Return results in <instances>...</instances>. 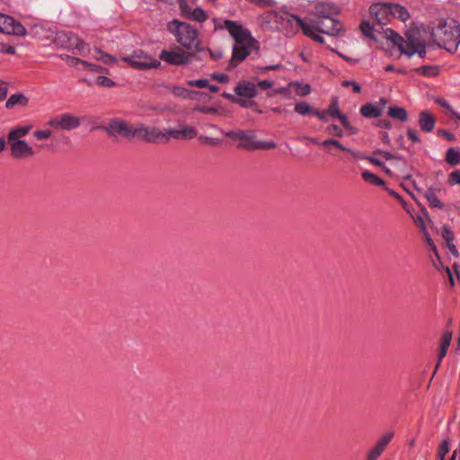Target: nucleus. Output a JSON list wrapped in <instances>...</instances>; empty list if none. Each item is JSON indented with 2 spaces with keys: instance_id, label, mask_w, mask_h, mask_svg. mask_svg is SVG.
<instances>
[{
  "instance_id": "obj_1",
  "label": "nucleus",
  "mask_w": 460,
  "mask_h": 460,
  "mask_svg": "<svg viewBox=\"0 0 460 460\" xmlns=\"http://www.w3.org/2000/svg\"><path fill=\"white\" fill-rule=\"evenodd\" d=\"M214 23L216 30H226L234 40L230 66H237L253 49H258V42L252 38L251 31L242 23L225 20L221 24L216 18Z\"/></svg>"
},
{
  "instance_id": "obj_2",
  "label": "nucleus",
  "mask_w": 460,
  "mask_h": 460,
  "mask_svg": "<svg viewBox=\"0 0 460 460\" xmlns=\"http://www.w3.org/2000/svg\"><path fill=\"white\" fill-rule=\"evenodd\" d=\"M288 22L303 31L304 34L316 42L323 44L324 39L318 32L337 36L342 31V25L338 20L332 21V25L327 26L323 22L305 21L296 14H288Z\"/></svg>"
},
{
  "instance_id": "obj_3",
  "label": "nucleus",
  "mask_w": 460,
  "mask_h": 460,
  "mask_svg": "<svg viewBox=\"0 0 460 460\" xmlns=\"http://www.w3.org/2000/svg\"><path fill=\"white\" fill-rule=\"evenodd\" d=\"M167 28L184 49H197L199 48L198 31L192 25L174 19L168 22Z\"/></svg>"
},
{
  "instance_id": "obj_4",
  "label": "nucleus",
  "mask_w": 460,
  "mask_h": 460,
  "mask_svg": "<svg viewBox=\"0 0 460 460\" xmlns=\"http://www.w3.org/2000/svg\"><path fill=\"white\" fill-rule=\"evenodd\" d=\"M437 43L448 52H455L460 45V25L456 22L446 23L437 33Z\"/></svg>"
},
{
  "instance_id": "obj_5",
  "label": "nucleus",
  "mask_w": 460,
  "mask_h": 460,
  "mask_svg": "<svg viewBox=\"0 0 460 460\" xmlns=\"http://www.w3.org/2000/svg\"><path fill=\"white\" fill-rule=\"evenodd\" d=\"M131 67L138 70L157 68L161 62L141 49L134 50L129 56L122 58Z\"/></svg>"
},
{
  "instance_id": "obj_6",
  "label": "nucleus",
  "mask_w": 460,
  "mask_h": 460,
  "mask_svg": "<svg viewBox=\"0 0 460 460\" xmlns=\"http://www.w3.org/2000/svg\"><path fill=\"white\" fill-rule=\"evenodd\" d=\"M58 40L62 48L72 50L75 54L85 56L90 52L89 45L73 32H60L58 35Z\"/></svg>"
},
{
  "instance_id": "obj_7",
  "label": "nucleus",
  "mask_w": 460,
  "mask_h": 460,
  "mask_svg": "<svg viewBox=\"0 0 460 460\" xmlns=\"http://www.w3.org/2000/svg\"><path fill=\"white\" fill-rule=\"evenodd\" d=\"M224 136L239 142V146L243 148L255 150L256 139L254 131L252 130H229L224 132Z\"/></svg>"
},
{
  "instance_id": "obj_8",
  "label": "nucleus",
  "mask_w": 460,
  "mask_h": 460,
  "mask_svg": "<svg viewBox=\"0 0 460 460\" xmlns=\"http://www.w3.org/2000/svg\"><path fill=\"white\" fill-rule=\"evenodd\" d=\"M390 32V40L394 43V46L400 50L402 54L406 55L407 57H412V54L410 52L414 49L415 45L418 41L413 35L407 34L406 38H402L401 35L395 33L394 31L389 30Z\"/></svg>"
},
{
  "instance_id": "obj_9",
  "label": "nucleus",
  "mask_w": 460,
  "mask_h": 460,
  "mask_svg": "<svg viewBox=\"0 0 460 460\" xmlns=\"http://www.w3.org/2000/svg\"><path fill=\"white\" fill-rule=\"evenodd\" d=\"M135 137L148 142L155 143L164 140V134L158 128L138 124L134 127Z\"/></svg>"
},
{
  "instance_id": "obj_10",
  "label": "nucleus",
  "mask_w": 460,
  "mask_h": 460,
  "mask_svg": "<svg viewBox=\"0 0 460 460\" xmlns=\"http://www.w3.org/2000/svg\"><path fill=\"white\" fill-rule=\"evenodd\" d=\"M0 32L9 35L24 36L27 31L21 22L11 16L0 13Z\"/></svg>"
},
{
  "instance_id": "obj_11",
  "label": "nucleus",
  "mask_w": 460,
  "mask_h": 460,
  "mask_svg": "<svg viewBox=\"0 0 460 460\" xmlns=\"http://www.w3.org/2000/svg\"><path fill=\"white\" fill-rule=\"evenodd\" d=\"M193 55L185 51L176 50H162L160 58L163 61L173 65L182 66L190 63Z\"/></svg>"
},
{
  "instance_id": "obj_12",
  "label": "nucleus",
  "mask_w": 460,
  "mask_h": 460,
  "mask_svg": "<svg viewBox=\"0 0 460 460\" xmlns=\"http://www.w3.org/2000/svg\"><path fill=\"white\" fill-rule=\"evenodd\" d=\"M81 124L79 118L70 114L64 113L60 116L52 118L49 120L48 125L63 130H72L78 128Z\"/></svg>"
},
{
  "instance_id": "obj_13",
  "label": "nucleus",
  "mask_w": 460,
  "mask_h": 460,
  "mask_svg": "<svg viewBox=\"0 0 460 460\" xmlns=\"http://www.w3.org/2000/svg\"><path fill=\"white\" fill-rule=\"evenodd\" d=\"M391 13V3H376L370 6V14L379 25L390 22Z\"/></svg>"
},
{
  "instance_id": "obj_14",
  "label": "nucleus",
  "mask_w": 460,
  "mask_h": 460,
  "mask_svg": "<svg viewBox=\"0 0 460 460\" xmlns=\"http://www.w3.org/2000/svg\"><path fill=\"white\" fill-rule=\"evenodd\" d=\"M105 130L112 136L120 135L125 137H134V128L128 125V123L121 119H112L105 128Z\"/></svg>"
},
{
  "instance_id": "obj_15",
  "label": "nucleus",
  "mask_w": 460,
  "mask_h": 460,
  "mask_svg": "<svg viewBox=\"0 0 460 460\" xmlns=\"http://www.w3.org/2000/svg\"><path fill=\"white\" fill-rule=\"evenodd\" d=\"M11 155L16 159H23L31 157L35 155V151L24 140L9 142Z\"/></svg>"
},
{
  "instance_id": "obj_16",
  "label": "nucleus",
  "mask_w": 460,
  "mask_h": 460,
  "mask_svg": "<svg viewBox=\"0 0 460 460\" xmlns=\"http://www.w3.org/2000/svg\"><path fill=\"white\" fill-rule=\"evenodd\" d=\"M314 9V15L329 20L331 25H332V21L336 20L334 17L340 13V9L336 5L323 2L317 3Z\"/></svg>"
},
{
  "instance_id": "obj_17",
  "label": "nucleus",
  "mask_w": 460,
  "mask_h": 460,
  "mask_svg": "<svg viewBox=\"0 0 460 460\" xmlns=\"http://www.w3.org/2000/svg\"><path fill=\"white\" fill-rule=\"evenodd\" d=\"M234 93L240 97L252 99L257 95V85L252 82L242 81L234 87Z\"/></svg>"
},
{
  "instance_id": "obj_18",
  "label": "nucleus",
  "mask_w": 460,
  "mask_h": 460,
  "mask_svg": "<svg viewBox=\"0 0 460 460\" xmlns=\"http://www.w3.org/2000/svg\"><path fill=\"white\" fill-rule=\"evenodd\" d=\"M393 437L394 433L384 434L379 438L376 445L369 451L367 460H376L385 450V447L389 444Z\"/></svg>"
},
{
  "instance_id": "obj_19",
  "label": "nucleus",
  "mask_w": 460,
  "mask_h": 460,
  "mask_svg": "<svg viewBox=\"0 0 460 460\" xmlns=\"http://www.w3.org/2000/svg\"><path fill=\"white\" fill-rule=\"evenodd\" d=\"M419 125L422 131L431 132L436 125L435 117L427 110L419 113Z\"/></svg>"
},
{
  "instance_id": "obj_20",
  "label": "nucleus",
  "mask_w": 460,
  "mask_h": 460,
  "mask_svg": "<svg viewBox=\"0 0 460 460\" xmlns=\"http://www.w3.org/2000/svg\"><path fill=\"white\" fill-rule=\"evenodd\" d=\"M31 125H19L12 128L7 135L8 143L22 141V138L24 137L31 131Z\"/></svg>"
},
{
  "instance_id": "obj_21",
  "label": "nucleus",
  "mask_w": 460,
  "mask_h": 460,
  "mask_svg": "<svg viewBox=\"0 0 460 460\" xmlns=\"http://www.w3.org/2000/svg\"><path fill=\"white\" fill-rule=\"evenodd\" d=\"M331 146H336L339 149L350 154L352 156H354L357 159H365L366 158V156H364L360 152H358V151L350 149V148H347L339 140L331 138V139H326L322 143V146L325 149H329V147Z\"/></svg>"
},
{
  "instance_id": "obj_22",
  "label": "nucleus",
  "mask_w": 460,
  "mask_h": 460,
  "mask_svg": "<svg viewBox=\"0 0 460 460\" xmlns=\"http://www.w3.org/2000/svg\"><path fill=\"white\" fill-rule=\"evenodd\" d=\"M451 340H452V332H444L443 337H442L440 350H439V354H438V361L436 366L435 371L438 368L441 361L446 357V355L447 353L448 347L451 342Z\"/></svg>"
},
{
  "instance_id": "obj_23",
  "label": "nucleus",
  "mask_w": 460,
  "mask_h": 460,
  "mask_svg": "<svg viewBox=\"0 0 460 460\" xmlns=\"http://www.w3.org/2000/svg\"><path fill=\"white\" fill-rule=\"evenodd\" d=\"M29 102L28 97L23 93L12 94L5 102V108L12 109L15 105L26 106Z\"/></svg>"
},
{
  "instance_id": "obj_24",
  "label": "nucleus",
  "mask_w": 460,
  "mask_h": 460,
  "mask_svg": "<svg viewBox=\"0 0 460 460\" xmlns=\"http://www.w3.org/2000/svg\"><path fill=\"white\" fill-rule=\"evenodd\" d=\"M424 197L428 200L429 206L432 208L443 209L445 205L436 195L434 190L432 188H429L425 193Z\"/></svg>"
},
{
  "instance_id": "obj_25",
  "label": "nucleus",
  "mask_w": 460,
  "mask_h": 460,
  "mask_svg": "<svg viewBox=\"0 0 460 460\" xmlns=\"http://www.w3.org/2000/svg\"><path fill=\"white\" fill-rule=\"evenodd\" d=\"M391 18H398L402 22H406L410 18L408 10L401 4L391 3Z\"/></svg>"
},
{
  "instance_id": "obj_26",
  "label": "nucleus",
  "mask_w": 460,
  "mask_h": 460,
  "mask_svg": "<svg viewBox=\"0 0 460 460\" xmlns=\"http://www.w3.org/2000/svg\"><path fill=\"white\" fill-rule=\"evenodd\" d=\"M388 115L401 122H406L409 119L407 111L404 108L399 106L390 107L388 110Z\"/></svg>"
},
{
  "instance_id": "obj_27",
  "label": "nucleus",
  "mask_w": 460,
  "mask_h": 460,
  "mask_svg": "<svg viewBox=\"0 0 460 460\" xmlns=\"http://www.w3.org/2000/svg\"><path fill=\"white\" fill-rule=\"evenodd\" d=\"M93 51L95 53V55H93V58L98 61H101L106 65L116 64L118 62V59L114 56L103 52L99 48H94Z\"/></svg>"
},
{
  "instance_id": "obj_28",
  "label": "nucleus",
  "mask_w": 460,
  "mask_h": 460,
  "mask_svg": "<svg viewBox=\"0 0 460 460\" xmlns=\"http://www.w3.org/2000/svg\"><path fill=\"white\" fill-rule=\"evenodd\" d=\"M186 18L201 23L207 21L208 14L201 7L196 5L193 9H191Z\"/></svg>"
},
{
  "instance_id": "obj_29",
  "label": "nucleus",
  "mask_w": 460,
  "mask_h": 460,
  "mask_svg": "<svg viewBox=\"0 0 460 460\" xmlns=\"http://www.w3.org/2000/svg\"><path fill=\"white\" fill-rule=\"evenodd\" d=\"M360 113L366 118H377L381 115V109L374 104H365L361 106Z\"/></svg>"
},
{
  "instance_id": "obj_30",
  "label": "nucleus",
  "mask_w": 460,
  "mask_h": 460,
  "mask_svg": "<svg viewBox=\"0 0 460 460\" xmlns=\"http://www.w3.org/2000/svg\"><path fill=\"white\" fill-rule=\"evenodd\" d=\"M445 160L448 164L452 166L460 164V150L456 147L448 148Z\"/></svg>"
},
{
  "instance_id": "obj_31",
  "label": "nucleus",
  "mask_w": 460,
  "mask_h": 460,
  "mask_svg": "<svg viewBox=\"0 0 460 460\" xmlns=\"http://www.w3.org/2000/svg\"><path fill=\"white\" fill-rule=\"evenodd\" d=\"M179 8L181 14L186 18L191 9L197 4V0H178Z\"/></svg>"
},
{
  "instance_id": "obj_32",
  "label": "nucleus",
  "mask_w": 460,
  "mask_h": 460,
  "mask_svg": "<svg viewBox=\"0 0 460 460\" xmlns=\"http://www.w3.org/2000/svg\"><path fill=\"white\" fill-rule=\"evenodd\" d=\"M415 71L427 77H434L438 75L439 69L436 66H423L415 69Z\"/></svg>"
},
{
  "instance_id": "obj_33",
  "label": "nucleus",
  "mask_w": 460,
  "mask_h": 460,
  "mask_svg": "<svg viewBox=\"0 0 460 460\" xmlns=\"http://www.w3.org/2000/svg\"><path fill=\"white\" fill-rule=\"evenodd\" d=\"M362 178L364 179V181L370 182L374 185H377V186L385 185V181L381 178H379L375 173L368 172V171H364L362 172Z\"/></svg>"
},
{
  "instance_id": "obj_34",
  "label": "nucleus",
  "mask_w": 460,
  "mask_h": 460,
  "mask_svg": "<svg viewBox=\"0 0 460 460\" xmlns=\"http://www.w3.org/2000/svg\"><path fill=\"white\" fill-rule=\"evenodd\" d=\"M289 86H293L296 88V93L299 96L308 95L311 92V87L307 84H301L299 82H292L289 84Z\"/></svg>"
},
{
  "instance_id": "obj_35",
  "label": "nucleus",
  "mask_w": 460,
  "mask_h": 460,
  "mask_svg": "<svg viewBox=\"0 0 460 460\" xmlns=\"http://www.w3.org/2000/svg\"><path fill=\"white\" fill-rule=\"evenodd\" d=\"M163 134H164V140L167 141L170 138L181 140L182 136H181V124L178 126L177 128H170L166 129L165 131H163Z\"/></svg>"
},
{
  "instance_id": "obj_36",
  "label": "nucleus",
  "mask_w": 460,
  "mask_h": 460,
  "mask_svg": "<svg viewBox=\"0 0 460 460\" xmlns=\"http://www.w3.org/2000/svg\"><path fill=\"white\" fill-rule=\"evenodd\" d=\"M295 111L300 115H303V116H305V115H308L310 113L313 114V109L312 107L305 102H297L296 105H295Z\"/></svg>"
},
{
  "instance_id": "obj_37",
  "label": "nucleus",
  "mask_w": 460,
  "mask_h": 460,
  "mask_svg": "<svg viewBox=\"0 0 460 460\" xmlns=\"http://www.w3.org/2000/svg\"><path fill=\"white\" fill-rule=\"evenodd\" d=\"M181 133L182 136V139H191L195 137H197V132L195 128L191 126H186L184 124H181Z\"/></svg>"
},
{
  "instance_id": "obj_38",
  "label": "nucleus",
  "mask_w": 460,
  "mask_h": 460,
  "mask_svg": "<svg viewBox=\"0 0 460 460\" xmlns=\"http://www.w3.org/2000/svg\"><path fill=\"white\" fill-rule=\"evenodd\" d=\"M449 452V442L447 439H444L440 442L438 451V458L439 460H445L447 454Z\"/></svg>"
},
{
  "instance_id": "obj_39",
  "label": "nucleus",
  "mask_w": 460,
  "mask_h": 460,
  "mask_svg": "<svg viewBox=\"0 0 460 460\" xmlns=\"http://www.w3.org/2000/svg\"><path fill=\"white\" fill-rule=\"evenodd\" d=\"M412 54H417L420 58H424L426 57V45L421 40H418L414 49L410 52Z\"/></svg>"
},
{
  "instance_id": "obj_40",
  "label": "nucleus",
  "mask_w": 460,
  "mask_h": 460,
  "mask_svg": "<svg viewBox=\"0 0 460 460\" xmlns=\"http://www.w3.org/2000/svg\"><path fill=\"white\" fill-rule=\"evenodd\" d=\"M326 111L328 115L332 118H338L341 114L337 100H333Z\"/></svg>"
},
{
  "instance_id": "obj_41",
  "label": "nucleus",
  "mask_w": 460,
  "mask_h": 460,
  "mask_svg": "<svg viewBox=\"0 0 460 460\" xmlns=\"http://www.w3.org/2000/svg\"><path fill=\"white\" fill-rule=\"evenodd\" d=\"M441 235L445 240L446 243H452L455 240V234L453 231L447 226H443L441 228Z\"/></svg>"
},
{
  "instance_id": "obj_42",
  "label": "nucleus",
  "mask_w": 460,
  "mask_h": 460,
  "mask_svg": "<svg viewBox=\"0 0 460 460\" xmlns=\"http://www.w3.org/2000/svg\"><path fill=\"white\" fill-rule=\"evenodd\" d=\"M83 66L91 72L94 73H106L107 69L96 64L89 63L87 61L83 62Z\"/></svg>"
},
{
  "instance_id": "obj_43",
  "label": "nucleus",
  "mask_w": 460,
  "mask_h": 460,
  "mask_svg": "<svg viewBox=\"0 0 460 460\" xmlns=\"http://www.w3.org/2000/svg\"><path fill=\"white\" fill-rule=\"evenodd\" d=\"M447 183L450 186L460 185V171H453L448 174Z\"/></svg>"
},
{
  "instance_id": "obj_44",
  "label": "nucleus",
  "mask_w": 460,
  "mask_h": 460,
  "mask_svg": "<svg viewBox=\"0 0 460 460\" xmlns=\"http://www.w3.org/2000/svg\"><path fill=\"white\" fill-rule=\"evenodd\" d=\"M326 133L338 137H343V130L337 125L332 124L326 128Z\"/></svg>"
},
{
  "instance_id": "obj_45",
  "label": "nucleus",
  "mask_w": 460,
  "mask_h": 460,
  "mask_svg": "<svg viewBox=\"0 0 460 460\" xmlns=\"http://www.w3.org/2000/svg\"><path fill=\"white\" fill-rule=\"evenodd\" d=\"M360 31L366 37H368V38L373 37V27L369 22L363 21L360 23Z\"/></svg>"
},
{
  "instance_id": "obj_46",
  "label": "nucleus",
  "mask_w": 460,
  "mask_h": 460,
  "mask_svg": "<svg viewBox=\"0 0 460 460\" xmlns=\"http://www.w3.org/2000/svg\"><path fill=\"white\" fill-rule=\"evenodd\" d=\"M96 83L103 87H113L116 83L105 75H99L96 79Z\"/></svg>"
},
{
  "instance_id": "obj_47",
  "label": "nucleus",
  "mask_w": 460,
  "mask_h": 460,
  "mask_svg": "<svg viewBox=\"0 0 460 460\" xmlns=\"http://www.w3.org/2000/svg\"><path fill=\"white\" fill-rule=\"evenodd\" d=\"M281 67H282L281 64H275V65L265 66H257L255 68V72L258 74L263 75L270 70H279Z\"/></svg>"
},
{
  "instance_id": "obj_48",
  "label": "nucleus",
  "mask_w": 460,
  "mask_h": 460,
  "mask_svg": "<svg viewBox=\"0 0 460 460\" xmlns=\"http://www.w3.org/2000/svg\"><path fill=\"white\" fill-rule=\"evenodd\" d=\"M188 85L198 87V88H206L208 85V79H196V80H189L187 82Z\"/></svg>"
},
{
  "instance_id": "obj_49",
  "label": "nucleus",
  "mask_w": 460,
  "mask_h": 460,
  "mask_svg": "<svg viewBox=\"0 0 460 460\" xmlns=\"http://www.w3.org/2000/svg\"><path fill=\"white\" fill-rule=\"evenodd\" d=\"M276 147V143L274 141H257L255 144V150L257 149H271Z\"/></svg>"
},
{
  "instance_id": "obj_50",
  "label": "nucleus",
  "mask_w": 460,
  "mask_h": 460,
  "mask_svg": "<svg viewBox=\"0 0 460 460\" xmlns=\"http://www.w3.org/2000/svg\"><path fill=\"white\" fill-rule=\"evenodd\" d=\"M437 134L449 142H454L456 139V136L453 133H450L449 131L443 128L438 129Z\"/></svg>"
},
{
  "instance_id": "obj_51",
  "label": "nucleus",
  "mask_w": 460,
  "mask_h": 460,
  "mask_svg": "<svg viewBox=\"0 0 460 460\" xmlns=\"http://www.w3.org/2000/svg\"><path fill=\"white\" fill-rule=\"evenodd\" d=\"M407 137L412 141L413 143H420V138L419 137L418 131L415 128H410L407 129Z\"/></svg>"
},
{
  "instance_id": "obj_52",
  "label": "nucleus",
  "mask_w": 460,
  "mask_h": 460,
  "mask_svg": "<svg viewBox=\"0 0 460 460\" xmlns=\"http://www.w3.org/2000/svg\"><path fill=\"white\" fill-rule=\"evenodd\" d=\"M435 102L437 104H438L439 106L445 108L449 114H451V115L455 114L456 111L452 108V106L445 99L438 98V99H436Z\"/></svg>"
},
{
  "instance_id": "obj_53",
  "label": "nucleus",
  "mask_w": 460,
  "mask_h": 460,
  "mask_svg": "<svg viewBox=\"0 0 460 460\" xmlns=\"http://www.w3.org/2000/svg\"><path fill=\"white\" fill-rule=\"evenodd\" d=\"M291 87L292 86L288 85L287 87H280V88L275 89V90L271 91L270 93H269L268 96L272 97L276 94L288 95Z\"/></svg>"
},
{
  "instance_id": "obj_54",
  "label": "nucleus",
  "mask_w": 460,
  "mask_h": 460,
  "mask_svg": "<svg viewBox=\"0 0 460 460\" xmlns=\"http://www.w3.org/2000/svg\"><path fill=\"white\" fill-rule=\"evenodd\" d=\"M376 154H378L380 155H382L385 160L389 161V160H393V159H402V157L401 155H395L390 152H387V151H382V150H377L376 152Z\"/></svg>"
},
{
  "instance_id": "obj_55",
  "label": "nucleus",
  "mask_w": 460,
  "mask_h": 460,
  "mask_svg": "<svg viewBox=\"0 0 460 460\" xmlns=\"http://www.w3.org/2000/svg\"><path fill=\"white\" fill-rule=\"evenodd\" d=\"M211 77L221 84H226L229 82V76L226 74L214 73Z\"/></svg>"
},
{
  "instance_id": "obj_56",
  "label": "nucleus",
  "mask_w": 460,
  "mask_h": 460,
  "mask_svg": "<svg viewBox=\"0 0 460 460\" xmlns=\"http://www.w3.org/2000/svg\"><path fill=\"white\" fill-rule=\"evenodd\" d=\"M338 119H340V121H341V125H342L345 128H347V129H349V130H350V131H352V132H355V131H354V128L350 125V122L349 121V119H348V117H347L345 114L341 113V114L338 117Z\"/></svg>"
},
{
  "instance_id": "obj_57",
  "label": "nucleus",
  "mask_w": 460,
  "mask_h": 460,
  "mask_svg": "<svg viewBox=\"0 0 460 460\" xmlns=\"http://www.w3.org/2000/svg\"><path fill=\"white\" fill-rule=\"evenodd\" d=\"M341 84H342V86H345V87H348V86L352 87L354 93H359L361 90L360 84L355 81L345 80L342 82Z\"/></svg>"
},
{
  "instance_id": "obj_58",
  "label": "nucleus",
  "mask_w": 460,
  "mask_h": 460,
  "mask_svg": "<svg viewBox=\"0 0 460 460\" xmlns=\"http://www.w3.org/2000/svg\"><path fill=\"white\" fill-rule=\"evenodd\" d=\"M34 137L38 139L44 140L48 139L51 137V132L49 130H37L33 133Z\"/></svg>"
},
{
  "instance_id": "obj_59",
  "label": "nucleus",
  "mask_w": 460,
  "mask_h": 460,
  "mask_svg": "<svg viewBox=\"0 0 460 460\" xmlns=\"http://www.w3.org/2000/svg\"><path fill=\"white\" fill-rule=\"evenodd\" d=\"M7 96V84L0 81V102L4 100Z\"/></svg>"
},
{
  "instance_id": "obj_60",
  "label": "nucleus",
  "mask_w": 460,
  "mask_h": 460,
  "mask_svg": "<svg viewBox=\"0 0 460 460\" xmlns=\"http://www.w3.org/2000/svg\"><path fill=\"white\" fill-rule=\"evenodd\" d=\"M273 84L274 83L271 80H261L258 82L257 86L262 89H270L273 86Z\"/></svg>"
},
{
  "instance_id": "obj_61",
  "label": "nucleus",
  "mask_w": 460,
  "mask_h": 460,
  "mask_svg": "<svg viewBox=\"0 0 460 460\" xmlns=\"http://www.w3.org/2000/svg\"><path fill=\"white\" fill-rule=\"evenodd\" d=\"M66 59L70 66H76L78 64H81L83 66V62H84V60H82L78 58H73L69 56H66Z\"/></svg>"
},
{
  "instance_id": "obj_62",
  "label": "nucleus",
  "mask_w": 460,
  "mask_h": 460,
  "mask_svg": "<svg viewBox=\"0 0 460 460\" xmlns=\"http://www.w3.org/2000/svg\"><path fill=\"white\" fill-rule=\"evenodd\" d=\"M0 51L4 54L13 55L16 52V49L13 46L3 45L0 49Z\"/></svg>"
},
{
  "instance_id": "obj_63",
  "label": "nucleus",
  "mask_w": 460,
  "mask_h": 460,
  "mask_svg": "<svg viewBox=\"0 0 460 460\" xmlns=\"http://www.w3.org/2000/svg\"><path fill=\"white\" fill-rule=\"evenodd\" d=\"M172 93H173V94L178 95V96L186 97L188 95V90L183 87H174L172 89Z\"/></svg>"
},
{
  "instance_id": "obj_64",
  "label": "nucleus",
  "mask_w": 460,
  "mask_h": 460,
  "mask_svg": "<svg viewBox=\"0 0 460 460\" xmlns=\"http://www.w3.org/2000/svg\"><path fill=\"white\" fill-rule=\"evenodd\" d=\"M415 223L423 231L426 232L427 226L424 218L421 216H417L415 218Z\"/></svg>"
}]
</instances>
